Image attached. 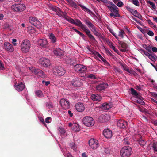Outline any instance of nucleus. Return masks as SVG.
<instances>
[{"mask_svg": "<svg viewBox=\"0 0 157 157\" xmlns=\"http://www.w3.org/2000/svg\"><path fill=\"white\" fill-rule=\"evenodd\" d=\"M30 43L28 40H24L22 43L21 47L23 52L27 53L28 52L30 48Z\"/></svg>", "mask_w": 157, "mask_h": 157, "instance_id": "obj_4", "label": "nucleus"}, {"mask_svg": "<svg viewBox=\"0 0 157 157\" xmlns=\"http://www.w3.org/2000/svg\"><path fill=\"white\" fill-rule=\"evenodd\" d=\"M29 22L32 25L36 27L38 29L41 28L42 25L37 18L34 17H30L29 18Z\"/></svg>", "mask_w": 157, "mask_h": 157, "instance_id": "obj_6", "label": "nucleus"}, {"mask_svg": "<svg viewBox=\"0 0 157 157\" xmlns=\"http://www.w3.org/2000/svg\"><path fill=\"white\" fill-rule=\"evenodd\" d=\"M155 56V55L154 53L150 54L148 56V57L152 61H154L155 60V58L154 56Z\"/></svg>", "mask_w": 157, "mask_h": 157, "instance_id": "obj_39", "label": "nucleus"}, {"mask_svg": "<svg viewBox=\"0 0 157 157\" xmlns=\"http://www.w3.org/2000/svg\"><path fill=\"white\" fill-rule=\"evenodd\" d=\"M152 50L154 52H157V48L156 47H152Z\"/></svg>", "mask_w": 157, "mask_h": 157, "instance_id": "obj_64", "label": "nucleus"}, {"mask_svg": "<svg viewBox=\"0 0 157 157\" xmlns=\"http://www.w3.org/2000/svg\"><path fill=\"white\" fill-rule=\"evenodd\" d=\"M4 49L6 51L10 52H12L14 51V48L13 45L10 43L8 42H5L4 44Z\"/></svg>", "mask_w": 157, "mask_h": 157, "instance_id": "obj_13", "label": "nucleus"}, {"mask_svg": "<svg viewBox=\"0 0 157 157\" xmlns=\"http://www.w3.org/2000/svg\"><path fill=\"white\" fill-rule=\"evenodd\" d=\"M72 128L75 132H78L80 130L79 125L76 123L73 124V127H72Z\"/></svg>", "mask_w": 157, "mask_h": 157, "instance_id": "obj_30", "label": "nucleus"}, {"mask_svg": "<svg viewBox=\"0 0 157 157\" xmlns=\"http://www.w3.org/2000/svg\"><path fill=\"white\" fill-rule=\"evenodd\" d=\"M25 88V86L22 82L15 86V89L18 91H22Z\"/></svg>", "mask_w": 157, "mask_h": 157, "instance_id": "obj_25", "label": "nucleus"}, {"mask_svg": "<svg viewBox=\"0 0 157 157\" xmlns=\"http://www.w3.org/2000/svg\"><path fill=\"white\" fill-rule=\"evenodd\" d=\"M125 145H129L130 144V142L127 140V138H125L123 143Z\"/></svg>", "mask_w": 157, "mask_h": 157, "instance_id": "obj_61", "label": "nucleus"}, {"mask_svg": "<svg viewBox=\"0 0 157 157\" xmlns=\"http://www.w3.org/2000/svg\"><path fill=\"white\" fill-rule=\"evenodd\" d=\"M74 25L80 27L81 29L86 33V35L91 41L93 42L96 41L94 37L90 34V31L79 20L76 19Z\"/></svg>", "mask_w": 157, "mask_h": 157, "instance_id": "obj_1", "label": "nucleus"}, {"mask_svg": "<svg viewBox=\"0 0 157 157\" xmlns=\"http://www.w3.org/2000/svg\"><path fill=\"white\" fill-rule=\"evenodd\" d=\"M109 31L111 34L115 37L117 40H118L119 38L116 35V34L115 33V32L112 29L109 30Z\"/></svg>", "mask_w": 157, "mask_h": 157, "instance_id": "obj_48", "label": "nucleus"}, {"mask_svg": "<svg viewBox=\"0 0 157 157\" xmlns=\"http://www.w3.org/2000/svg\"><path fill=\"white\" fill-rule=\"evenodd\" d=\"M135 17H138L141 20H142V16L138 12H137L136 14L135 15Z\"/></svg>", "mask_w": 157, "mask_h": 157, "instance_id": "obj_52", "label": "nucleus"}, {"mask_svg": "<svg viewBox=\"0 0 157 157\" xmlns=\"http://www.w3.org/2000/svg\"><path fill=\"white\" fill-rule=\"evenodd\" d=\"M32 71L33 73L37 75L42 77H44L45 76L44 73L39 69H33Z\"/></svg>", "mask_w": 157, "mask_h": 157, "instance_id": "obj_15", "label": "nucleus"}, {"mask_svg": "<svg viewBox=\"0 0 157 157\" xmlns=\"http://www.w3.org/2000/svg\"><path fill=\"white\" fill-rule=\"evenodd\" d=\"M60 104L64 109H67L69 108L70 104L69 101L65 99H61L60 101Z\"/></svg>", "mask_w": 157, "mask_h": 157, "instance_id": "obj_10", "label": "nucleus"}, {"mask_svg": "<svg viewBox=\"0 0 157 157\" xmlns=\"http://www.w3.org/2000/svg\"><path fill=\"white\" fill-rule=\"evenodd\" d=\"M46 106L48 109H50L53 107V105L52 102H48L46 103Z\"/></svg>", "mask_w": 157, "mask_h": 157, "instance_id": "obj_45", "label": "nucleus"}, {"mask_svg": "<svg viewBox=\"0 0 157 157\" xmlns=\"http://www.w3.org/2000/svg\"><path fill=\"white\" fill-rule=\"evenodd\" d=\"M152 147L153 150L155 154H156L157 152V142H154L153 143Z\"/></svg>", "mask_w": 157, "mask_h": 157, "instance_id": "obj_33", "label": "nucleus"}, {"mask_svg": "<svg viewBox=\"0 0 157 157\" xmlns=\"http://www.w3.org/2000/svg\"><path fill=\"white\" fill-rule=\"evenodd\" d=\"M89 146L93 149H96L98 147V141L94 139H91L89 141Z\"/></svg>", "mask_w": 157, "mask_h": 157, "instance_id": "obj_11", "label": "nucleus"}, {"mask_svg": "<svg viewBox=\"0 0 157 157\" xmlns=\"http://www.w3.org/2000/svg\"><path fill=\"white\" fill-rule=\"evenodd\" d=\"M82 122L85 126L87 127L92 126L95 123L94 119L89 116L85 117L83 119Z\"/></svg>", "mask_w": 157, "mask_h": 157, "instance_id": "obj_5", "label": "nucleus"}, {"mask_svg": "<svg viewBox=\"0 0 157 157\" xmlns=\"http://www.w3.org/2000/svg\"><path fill=\"white\" fill-rule=\"evenodd\" d=\"M147 33L148 35L151 36H153L154 34L153 32L152 31L150 30H149Z\"/></svg>", "mask_w": 157, "mask_h": 157, "instance_id": "obj_59", "label": "nucleus"}, {"mask_svg": "<svg viewBox=\"0 0 157 157\" xmlns=\"http://www.w3.org/2000/svg\"><path fill=\"white\" fill-rule=\"evenodd\" d=\"M86 77L88 78H90L91 79H96V77H95V75L93 74H90L89 75H87L86 76Z\"/></svg>", "mask_w": 157, "mask_h": 157, "instance_id": "obj_46", "label": "nucleus"}, {"mask_svg": "<svg viewBox=\"0 0 157 157\" xmlns=\"http://www.w3.org/2000/svg\"><path fill=\"white\" fill-rule=\"evenodd\" d=\"M117 126L121 128H124L127 126V122L124 120L120 119L119 120L117 123Z\"/></svg>", "mask_w": 157, "mask_h": 157, "instance_id": "obj_16", "label": "nucleus"}, {"mask_svg": "<svg viewBox=\"0 0 157 157\" xmlns=\"http://www.w3.org/2000/svg\"><path fill=\"white\" fill-rule=\"evenodd\" d=\"M66 20L70 23L72 24H73L75 23V21L72 18H66Z\"/></svg>", "mask_w": 157, "mask_h": 157, "instance_id": "obj_44", "label": "nucleus"}, {"mask_svg": "<svg viewBox=\"0 0 157 157\" xmlns=\"http://www.w3.org/2000/svg\"><path fill=\"white\" fill-rule=\"evenodd\" d=\"M109 10L111 11L109 15L111 17L114 18L120 17L119 13L118 8L116 5L113 7H110Z\"/></svg>", "mask_w": 157, "mask_h": 157, "instance_id": "obj_7", "label": "nucleus"}, {"mask_svg": "<svg viewBox=\"0 0 157 157\" xmlns=\"http://www.w3.org/2000/svg\"><path fill=\"white\" fill-rule=\"evenodd\" d=\"M108 86V85L106 83L102 82L97 85L96 86V90L99 91L104 90Z\"/></svg>", "mask_w": 157, "mask_h": 157, "instance_id": "obj_14", "label": "nucleus"}, {"mask_svg": "<svg viewBox=\"0 0 157 157\" xmlns=\"http://www.w3.org/2000/svg\"><path fill=\"white\" fill-rule=\"evenodd\" d=\"M84 22L87 25L89 28H90L93 25L91 22H90L88 20H85L84 21Z\"/></svg>", "mask_w": 157, "mask_h": 157, "instance_id": "obj_41", "label": "nucleus"}, {"mask_svg": "<svg viewBox=\"0 0 157 157\" xmlns=\"http://www.w3.org/2000/svg\"><path fill=\"white\" fill-rule=\"evenodd\" d=\"M39 62L45 67H48L51 65L50 60L48 58H41L39 59Z\"/></svg>", "mask_w": 157, "mask_h": 157, "instance_id": "obj_12", "label": "nucleus"}, {"mask_svg": "<svg viewBox=\"0 0 157 157\" xmlns=\"http://www.w3.org/2000/svg\"><path fill=\"white\" fill-rule=\"evenodd\" d=\"M131 94L134 96H136V95H138V93L133 88H131L130 89Z\"/></svg>", "mask_w": 157, "mask_h": 157, "instance_id": "obj_37", "label": "nucleus"}, {"mask_svg": "<svg viewBox=\"0 0 157 157\" xmlns=\"http://www.w3.org/2000/svg\"><path fill=\"white\" fill-rule=\"evenodd\" d=\"M146 141L142 138H140L138 140L139 144L141 146L143 147L146 144Z\"/></svg>", "mask_w": 157, "mask_h": 157, "instance_id": "obj_32", "label": "nucleus"}, {"mask_svg": "<svg viewBox=\"0 0 157 157\" xmlns=\"http://www.w3.org/2000/svg\"><path fill=\"white\" fill-rule=\"evenodd\" d=\"M103 133L105 136L107 138H110L113 136L112 131L109 129H104Z\"/></svg>", "mask_w": 157, "mask_h": 157, "instance_id": "obj_18", "label": "nucleus"}, {"mask_svg": "<svg viewBox=\"0 0 157 157\" xmlns=\"http://www.w3.org/2000/svg\"><path fill=\"white\" fill-rule=\"evenodd\" d=\"M53 73L56 76H61L63 75L66 72L64 68L61 66H55L53 69Z\"/></svg>", "mask_w": 157, "mask_h": 157, "instance_id": "obj_3", "label": "nucleus"}, {"mask_svg": "<svg viewBox=\"0 0 157 157\" xmlns=\"http://www.w3.org/2000/svg\"><path fill=\"white\" fill-rule=\"evenodd\" d=\"M84 22L87 25L89 28H90L93 25L91 22H90L88 20H85L84 21Z\"/></svg>", "mask_w": 157, "mask_h": 157, "instance_id": "obj_40", "label": "nucleus"}, {"mask_svg": "<svg viewBox=\"0 0 157 157\" xmlns=\"http://www.w3.org/2000/svg\"><path fill=\"white\" fill-rule=\"evenodd\" d=\"M17 40L15 39H12V43L13 44V45L14 46H16L17 44L16 43V42L17 41Z\"/></svg>", "mask_w": 157, "mask_h": 157, "instance_id": "obj_62", "label": "nucleus"}, {"mask_svg": "<svg viewBox=\"0 0 157 157\" xmlns=\"http://www.w3.org/2000/svg\"><path fill=\"white\" fill-rule=\"evenodd\" d=\"M143 99H139L137 100V102L138 103L142 105L144 104V102L143 101Z\"/></svg>", "mask_w": 157, "mask_h": 157, "instance_id": "obj_49", "label": "nucleus"}, {"mask_svg": "<svg viewBox=\"0 0 157 157\" xmlns=\"http://www.w3.org/2000/svg\"><path fill=\"white\" fill-rule=\"evenodd\" d=\"M146 49L149 52L150 54L153 53L151 50L152 48L151 47H148L146 48Z\"/></svg>", "mask_w": 157, "mask_h": 157, "instance_id": "obj_51", "label": "nucleus"}, {"mask_svg": "<svg viewBox=\"0 0 157 157\" xmlns=\"http://www.w3.org/2000/svg\"><path fill=\"white\" fill-rule=\"evenodd\" d=\"M74 70L77 72L82 73L87 70L86 66L81 64H77L74 66Z\"/></svg>", "mask_w": 157, "mask_h": 157, "instance_id": "obj_9", "label": "nucleus"}, {"mask_svg": "<svg viewBox=\"0 0 157 157\" xmlns=\"http://www.w3.org/2000/svg\"><path fill=\"white\" fill-rule=\"evenodd\" d=\"M84 11L90 13H93L90 10L87 8L86 7L82 5L81 4H79L78 5Z\"/></svg>", "mask_w": 157, "mask_h": 157, "instance_id": "obj_31", "label": "nucleus"}, {"mask_svg": "<svg viewBox=\"0 0 157 157\" xmlns=\"http://www.w3.org/2000/svg\"><path fill=\"white\" fill-rule=\"evenodd\" d=\"M49 37L51 40V41L52 43L56 42V40L55 36L53 33H51L49 34Z\"/></svg>", "mask_w": 157, "mask_h": 157, "instance_id": "obj_28", "label": "nucleus"}, {"mask_svg": "<svg viewBox=\"0 0 157 157\" xmlns=\"http://www.w3.org/2000/svg\"><path fill=\"white\" fill-rule=\"evenodd\" d=\"M70 146L71 148L73 149L74 151H75L77 150V147L75 145V144L73 143H70Z\"/></svg>", "mask_w": 157, "mask_h": 157, "instance_id": "obj_42", "label": "nucleus"}, {"mask_svg": "<svg viewBox=\"0 0 157 157\" xmlns=\"http://www.w3.org/2000/svg\"><path fill=\"white\" fill-rule=\"evenodd\" d=\"M132 3L135 5L137 6H139V3L138 0H132Z\"/></svg>", "mask_w": 157, "mask_h": 157, "instance_id": "obj_50", "label": "nucleus"}, {"mask_svg": "<svg viewBox=\"0 0 157 157\" xmlns=\"http://www.w3.org/2000/svg\"><path fill=\"white\" fill-rule=\"evenodd\" d=\"M101 60L105 63V64L108 66H110V65L109 62H108L103 57L101 59Z\"/></svg>", "mask_w": 157, "mask_h": 157, "instance_id": "obj_43", "label": "nucleus"}, {"mask_svg": "<svg viewBox=\"0 0 157 157\" xmlns=\"http://www.w3.org/2000/svg\"><path fill=\"white\" fill-rule=\"evenodd\" d=\"M132 148L129 146H125L123 147L120 151L121 155L122 157H129L132 154Z\"/></svg>", "mask_w": 157, "mask_h": 157, "instance_id": "obj_2", "label": "nucleus"}, {"mask_svg": "<svg viewBox=\"0 0 157 157\" xmlns=\"http://www.w3.org/2000/svg\"><path fill=\"white\" fill-rule=\"evenodd\" d=\"M75 108L78 112H82L85 109V107L82 103L78 102L76 104Z\"/></svg>", "mask_w": 157, "mask_h": 157, "instance_id": "obj_19", "label": "nucleus"}, {"mask_svg": "<svg viewBox=\"0 0 157 157\" xmlns=\"http://www.w3.org/2000/svg\"><path fill=\"white\" fill-rule=\"evenodd\" d=\"M146 2L147 3L149 4L151 6L152 8L153 9H155L156 6L154 3L153 2L147 0Z\"/></svg>", "mask_w": 157, "mask_h": 157, "instance_id": "obj_38", "label": "nucleus"}, {"mask_svg": "<svg viewBox=\"0 0 157 157\" xmlns=\"http://www.w3.org/2000/svg\"><path fill=\"white\" fill-rule=\"evenodd\" d=\"M92 31L94 33V34L95 35L98 36H100L101 35V34L98 32V30L96 28Z\"/></svg>", "mask_w": 157, "mask_h": 157, "instance_id": "obj_35", "label": "nucleus"}, {"mask_svg": "<svg viewBox=\"0 0 157 157\" xmlns=\"http://www.w3.org/2000/svg\"><path fill=\"white\" fill-rule=\"evenodd\" d=\"M5 69L4 64L0 60V70H3Z\"/></svg>", "mask_w": 157, "mask_h": 157, "instance_id": "obj_53", "label": "nucleus"}, {"mask_svg": "<svg viewBox=\"0 0 157 157\" xmlns=\"http://www.w3.org/2000/svg\"><path fill=\"white\" fill-rule=\"evenodd\" d=\"M127 10L129 12H130L132 14L135 16L137 13L138 12L137 10H135L134 9H132L129 7H127L126 8Z\"/></svg>", "mask_w": 157, "mask_h": 157, "instance_id": "obj_29", "label": "nucleus"}, {"mask_svg": "<svg viewBox=\"0 0 157 157\" xmlns=\"http://www.w3.org/2000/svg\"><path fill=\"white\" fill-rule=\"evenodd\" d=\"M72 84L74 87H79L81 85L79 79L77 78H75L72 81Z\"/></svg>", "mask_w": 157, "mask_h": 157, "instance_id": "obj_22", "label": "nucleus"}, {"mask_svg": "<svg viewBox=\"0 0 157 157\" xmlns=\"http://www.w3.org/2000/svg\"><path fill=\"white\" fill-rule=\"evenodd\" d=\"M109 120L108 117L103 115H101L99 118V121L100 122L104 123L107 121Z\"/></svg>", "mask_w": 157, "mask_h": 157, "instance_id": "obj_23", "label": "nucleus"}, {"mask_svg": "<svg viewBox=\"0 0 157 157\" xmlns=\"http://www.w3.org/2000/svg\"><path fill=\"white\" fill-rule=\"evenodd\" d=\"M39 119L40 121L43 123V124L44 125H46V124L44 122V119L42 117H40Z\"/></svg>", "mask_w": 157, "mask_h": 157, "instance_id": "obj_60", "label": "nucleus"}, {"mask_svg": "<svg viewBox=\"0 0 157 157\" xmlns=\"http://www.w3.org/2000/svg\"><path fill=\"white\" fill-rule=\"evenodd\" d=\"M141 51L142 53H143L144 55H145L146 56H148L150 53L147 51H146L144 49H141Z\"/></svg>", "mask_w": 157, "mask_h": 157, "instance_id": "obj_55", "label": "nucleus"}, {"mask_svg": "<svg viewBox=\"0 0 157 157\" xmlns=\"http://www.w3.org/2000/svg\"><path fill=\"white\" fill-rule=\"evenodd\" d=\"M151 95L153 97L157 98V94L155 92H151L150 93Z\"/></svg>", "mask_w": 157, "mask_h": 157, "instance_id": "obj_63", "label": "nucleus"}, {"mask_svg": "<svg viewBox=\"0 0 157 157\" xmlns=\"http://www.w3.org/2000/svg\"><path fill=\"white\" fill-rule=\"evenodd\" d=\"M25 6L23 4H18L13 5L11 6L12 10L16 12H21L25 10Z\"/></svg>", "mask_w": 157, "mask_h": 157, "instance_id": "obj_8", "label": "nucleus"}, {"mask_svg": "<svg viewBox=\"0 0 157 157\" xmlns=\"http://www.w3.org/2000/svg\"><path fill=\"white\" fill-rule=\"evenodd\" d=\"M112 106L111 103H104L102 104V108L103 109L108 110L112 107Z\"/></svg>", "mask_w": 157, "mask_h": 157, "instance_id": "obj_26", "label": "nucleus"}, {"mask_svg": "<svg viewBox=\"0 0 157 157\" xmlns=\"http://www.w3.org/2000/svg\"><path fill=\"white\" fill-rule=\"evenodd\" d=\"M91 98L93 101H99L101 99V96L98 94H92Z\"/></svg>", "mask_w": 157, "mask_h": 157, "instance_id": "obj_20", "label": "nucleus"}, {"mask_svg": "<svg viewBox=\"0 0 157 157\" xmlns=\"http://www.w3.org/2000/svg\"><path fill=\"white\" fill-rule=\"evenodd\" d=\"M42 82L43 84H45V85L46 86H48L50 83V82L49 81H45L44 80H43L42 81Z\"/></svg>", "mask_w": 157, "mask_h": 157, "instance_id": "obj_56", "label": "nucleus"}, {"mask_svg": "<svg viewBox=\"0 0 157 157\" xmlns=\"http://www.w3.org/2000/svg\"><path fill=\"white\" fill-rule=\"evenodd\" d=\"M94 54L95 55L97 56H98V57H99L100 59H101L102 57L101 56L98 52L96 51L94 52Z\"/></svg>", "mask_w": 157, "mask_h": 157, "instance_id": "obj_57", "label": "nucleus"}, {"mask_svg": "<svg viewBox=\"0 0 157 157\" xmlns=\"http://www.w3.org/2000/svg\"><path fill=\"white\" fill-rule=\"evenodd\" d=\"M106 1L107 4L108 5H107L106 6L109 9H110V7H113L115 6L113 2L109 1H107V0H106Z\"/></svg>", "mask_w": 157, "mask_h": 157, "instance_id": "obj_34", "label": "nucleus"}, {"mask_svg": "<svg viewBox=\"0 0 157 157\" xmlns=\"http://www.w3.org/2000/svg\"><path fill=\"white\" fill-rule=\"evenodd\" d=\"M124 35H125V33L123 30L121 29L119 32L118 35L119 36L123 38Z\"/></svg>", "mask_w": 157, "mask_h": 157, "instance_id": "obj_36", "label": "nucleus"}, {"mask_svg": "<svg viewBox=\"0 0 157 157\" xmlns=\"http://www.w3.org/2000/svg\"><path fill=\"white\" fill-rule=\"evenodd\" d=\"M108 41L109 42V46L111 48L113 49L115 52L116 53H117V54H118L119 53V51L118 50H117L116 48L114 47L113 45V44L111 42H109V40H107L106 42H107Z\"/></svg>", "mask_w": 157, "mask_h": 157, "instance_id": "obj_27", "label": "nucleus"}, {"mask_svg": "<svg viewBox=\"0 0 157 157\" xmlns=\"http://www.w3.org/2000/svg\"><path fill=\"white\" fill-rule=\"evenodd\" d=\"M123 5V3L122 2L120 1L117 4V5L119 7H121Z\"/></svg>", "mask_w": 157, "mask_h": 157, "instance_id": "obj_54", "label": "nucleus"}, {"mask_svg": "<svg viewBox=\"0 0 157 157\" xmlns=\"http://www.w3.org/2000/svg\"><path fill=\"white\" fill-rule=\"evenodd\" d=\"M38 45L42 47H46L48 45V42L46 39H40L38 41Z\"/></svg>", "mask_w": 157, "mask_h": 157, "instance_id": "obj_21", "label": "nucleus"}, {"mask_svg": "<svg viewBox=\"0 0 157 157\" xmlns=\"http://www.w3.org/2000/svg\"><path fill=\"white\" fill-rule=\"evenodd\" d=\"M118 43L121 45L123 49H120V50L122 52H125L128 50V46L125 43L118 40Z\"/></svg>", "mask_w": 157, "mask_h": 157, "instance_id": "obj_17", "label": "nucleus"}, {"mask_svg": "<svg viewBox=\"0 0 157 157\" xmlns=\"http://www.w3.org/2000/svg\"><path fill=\"white\" fill-rule=\"evenodd\" d=\"M53 52L56 56H60L63 54V51L59 48L53 50Z\"/></svg>", "mask_w": 157, "mask_h": 157, "instance_id": "obj_24", "label": "nucleus"}, {"mask_svg": "<svg viewBox=\"0 0 157 157\" xmlns=\"http://www.w3.org/2000/svg\"><path fill=\"white\" fill-rule=\"evenodd\" d=\"M71 6L75 9H77L78 8V5L74 2H73V4H72Z\"/></svg>", "mask_w": 157, "mask_h": 157, "instance_id": "obj_58", "label": "nucleus"}, {"mask_svg": "<svg viewBox=\"0 0 157 157\" xmlns=\"http://www.w3.org/2000/svg\"><path fill=\"white\" fill-rule=\"evenodd\" d=\"M36 94L38 97H41L42 95V93L40 90H38L36 91Z\"/></svg>", "mask_w": 157, "mask_h": 157, "instance_id": "obj_47", "label": "nucleus"}]
</instances>
